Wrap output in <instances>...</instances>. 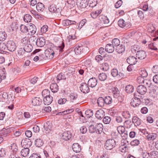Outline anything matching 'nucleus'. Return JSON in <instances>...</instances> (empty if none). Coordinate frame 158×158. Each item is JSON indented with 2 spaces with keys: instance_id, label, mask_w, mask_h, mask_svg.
Listing matches in <instances>:
<instances>
[{
  "instance_id": "obj_13",
  "label": "nucleus",
  "mask_w": 158,
  "mask_h": 158,
  "mask_svg": "<svg viewBox=\"0 0 158 158\" xmlns=\"http://www.w3.org/2000/svg\"><path fill=\"white\" fill-rule=\"evenodd\" d=\"M105 115V112L102 109L98 110L95 114V116L98 119L102 118Z\"/></svg>"
},
{
  "instance_id": "obj_14",
  "label": "nucleus",
  "mask_w": 158,
  "mask_h": 158,
  "mask_svg": "<svg viewBox=\"0 0 158 158\" xmlns=\"http://www.w3.org/2000/svg\"><path fill=\"white\" fill-rule=\"evenodd\" d=\"M137 58L132 56H129L127 59V62L130 65L135 64L137 62Z\"/></svg>"
},
{
  "instance_id": "obj_45",
  "label": "nucleus",
  "mask_w": 158,
  "mask_h": 158,
  "mask_svg": "<svg viewBox=\"0 0 158 158\" xmlns=\"http://www.w3.org/2000/svg\"><path fill=\"white\" fill-rule=\"evenodd\" d=\"M31 16L30 15L26 14L24 16L23 19L25 22L28 23L31 21Z\"/></svg>"
},
{
  "instance_id": "obj_12",
  "label": "nucleus",
  "mask_w": 158,
  "mask_h": 158,
  "mask_svg": "<svg viewBox=\"0 0 158 158\" xmlns=\"http://www.w3.org/2000/svg\"><path fill=\"white\" fill-rule=\"evenodd\" d=\"M80 89L81 92L84 93H87L89 91V89L88 85L86 83H82Z\"/></svg>"
},
{
  "instance_id": "obj_33",
  "label": "nucleus",
  "mask_w": 158,
  "mask_h": 158,
  "mask_svg": "<svg viewBox=\"0 0 158 158\" xmlns=\"http://www.w3.org/2000/svg\"><path fill=\"white\" fill-rule=\"evenodd\" d=\"M102 12L101 10H97L92 12L90 14L91 17L94 19L96 18Z\"/></svg>"
},
{
  "instance_id": "obj_32",
  "label": "nucleus",
  "mask_w": 158,
  "mask_h": 158,
  "mask_svg": "<svg viewBox=\"0 0 158 158\" xmlns=\"http://www.w3.org/2000/svg\"><path fill=\"white\" fill-rule=\"evenodd\" d=\"M33 49V47L32 45L30 44H28L27 45L24 46L23 49L25 52H31Z\"/></svg>"
},
{
  "instance_id": "obj_38",
  "label": "nucleus",
  "mask_w": 158,
  "mask_h": 158,
  "mask_svg": "<svg viewBox=\"0 0 158 158\" xmlns=\"http://www.w3.org/2000/svg\"><path fill=\"white\" fill-rule=\"evenodd\" d=\"M99 79L102 81H105L107 78L106 74L104 73H100L98 76Z\"/></svg>"
},
{
  "instance_id": "obj_6",
  "label": "nucleus",
  "mask_w": 158,
  "mask_h": 158,
  "mask_svg": "<svg viewBox=\"0 0 158 158\" xmlns=\"http://www.w3.org/2000/svg\"><path fill=\"white\" fill-rule=\"evenodd\" d=\"M50 12L51 13H60L62 10L61 8H56L55 5H51L48 8Z\"/></svg>"
},
{
  "instance_id": "obj_16",
  "label": "nucleus",
  "mask_w": 158,
  "mask_h": 158,
  "mask_svg": "<svg viewBox=\"0 0 158 158\" xmlns=\"http://www.w3.org/2000/svg\"><path fill=\"white\" fill-rule=\"evenodd\" d=\"M36 45L37 46L41 47H43L45 44V40L43 37H41L37 40Z\"/></svg>"
},
{
  "instance_id": "obj_11",
  "label": "nucleus",
  "mask_w": 158,
  "mask_h": 158,
  "mask_svg": "<svg viewBox=\"0 0 158 158\" xmlns=\"http://www.w3.org/2000/svg\"><path fill=\"white\" fill-rule=\"evenodd\" d=\"M45 54L47 57L52 59L54 56V52L52 49L48 48L45 51Z\"/></svg>"
},
{
  "instance_id": "obj_44",
  "label": "nucleus",
  "mask_w": 158,
  "mask_h": 158,
  "mask_svg": "<svg viewBox=\"0 0 158 158\" xmlns=\"http://www.w3.org/2000/svg\"><path fill=\"white\" fill-rule=\"evenodd\" d=\"M104 99L105 103L106 105H109L111 103L112 99L111 97L109 96H106Z\"/></svg>"
},
{
  "instance_id": "obj_57",
  "label": "nucleus",
  "mask_w": 158,
  "mask_h": 158,
  "mask_svg": "<svg viewBox=\"0 0 158 158\" xmlns=\"http://www.w3.org/2000/svg\"><path fill=\"white\" fill-rule=\"evenodd\" d=\"M29 42L30 43L33 44H36L37 40L35 36H31L29 39Z\"/></svg>"
},
{
  "instance_id": "obj_36",
  "label": "nucleus",
  "mask_w": 158,
  "mask_h": 158,
  "mask_svg": "<svg viewBox=\"0 0 158 158\" xmlns=\"http://www.w3.org/2000/svg\"><path fill=\"white\" fill-rule=\"evenodd\" d=\"M157 134L155 133H152L148 134L147 136V137L149 140H153L157 137Z\"/></svg>"
},
{
  "instance_id": "obj_53",
  "label": "nucleus",
  "mask_w": 158,
  "mask_h": 158,
  "mask_svg": "<svg viewBox=\"0 0 158 158\" xmlns=\"http://www.w3.org/2000/svg\"><path fill=\"white\" fill-rule=\"evenodd\" d=\"M111 120V118L110 117L106 116L103 119V122L106 124H109Z\"/></svg>"
},
{
  "instance_id": "obj_15",
  "label": "nucleus",
  "mask_w": 158,
  "mask_h": 158,
  "mask_svg": "<svg viewBox=\"0 0 158 158\" xmlns=\"http://www.w3.org/2000/svg\"><path fill=\"white\" fill-rule=\"evenodd\" d=\"M42 102V100L39 98L35 97L32 99L31 103L34 106L40 105Z\"/></svg>"
},
{
  "instance_id": "obj_55",
  "label": "nucleus",
  "mask_w": 158,
  "mask_h": 158,
  "mask_svg": "<svg viewBox=\"0 0 158 158\" xmlns=\"http://www.w3.org/2000/svg\"><path fill=\"white\" fill-rule=\"evenodd\" d=\"M132 125L131 121V120H127L124 122V126L127 128H130Z\"/></svg>"
},
{
  "instance_id": "obj_25",
  "label": "nucleus",
  "mask_w": 158,
  "mask_h": 158,
  "mask_svg": "<svg viewBox=\"0 0 158 158\" xmlns=\"http://www.w3.org/2000/svg\"><path fill=\"white\" fill-rule=\"evenodd\" d=\"M125 50V45L121 44L117 46L116 48V51L118 53H120L124 51Z\"/></svg>"
},
{
  "instance_id": "obj_49",
  "label": "nucleus",
  "mask_w": 158,
  "mask_h": 158,
  "mask_svg": "<svg viewBox=\"0 0 158 158\" xmlns=\"http://www.w3.org/2000/svg\"><path fill=\"white\" fill-rule=\"evenodd\" d=\"M73 109H69L65 111L60 112L58 113V114L60 115H64L67 114H69L73 112Z\"/></svg>"
},
{
  "instance_id": "obj_40",
  "label": "nucleus",
  "mask_w": 158,
  "mask_h": 158,
  "mask_svg": "<svg viewBox=\"0 0 158 158\" xmlns=\"http://www.w3.org/2000/svg\"><path fill=\"white\" fill-rule=\"evenodd\" d=\"M28 25L26 26L22 24L20 27V31L23 33H27L28 31Z\"/></svg>"
},
{
  "instance_id": "obj_61",
  "label": "nucleus",
  "mask_w": 158,
  "mask_h": 158,
  "mask_svg": "<svg viewBox=\"0 0 158 158\" xmlns=\"http://www.w3.org/2000/svg\"><path fill=\"white\" fill-rule=\"evenodd\" d=\"M111 74L113 77L118 76V70L116 69H113L111 70Z\"/></svg>"
},
{
  "instance_id": "obj_42",
  "label": "nucleus",
  "mask_w": 158,
  "mask_h": 158,
  "mask_svg": "<svg viewBox=\"0 0 158 158\" xmlns=\"http://www.w3.org/2000/svg\"><path fill=\"white\" fill-rule=\"evenodd\" d=\"M123 116L125 119H129L131 117V115L128 111H123L122 113Z\"/></svg>"
},
{
  "instance_id": "obj_63",
  "label": "nucleus",
  "mask_w": 158,
  "mask_h": 158,
  "mask_svg": "<svg viewBox=\"0 0 158 158\" xmlns=\"http://www.w3.org/2000/svg\"><path fill=\"white\" fill-rule=\"evenodd\" d=\"M6 151L5 148H0V156L1 157H4L6 155Z\"/></svg>"
},
{
  "instance_id": "obj_48",
  "label": "nucleus",
  "mask_w": 158,
  "mask_h": 158,
  "mask_svg": "<svg viewBox=\"0 0 158 158\" xmlns=\"http://www.w3.org/2000/svg\"><path fill=\"white\" fill-rule=\"evenodd\" d=\"M150 156L152 158H156L158 157V152L156 151H152L149 154Z\"/></svg>"
},
{
  "instance_id": "obj_29",
  "label": "nucleus",
  "mask_w": 158,
  "mask_h": 158,
  "mask_svg": "<svg viewBox=\"0 0 158 158\" xmlns=\"http://www.w3.org/2000/svg\"><path fill=\"white\" fill-rule=\"evenodd\" d=\"M44 5L41 2L38 3L36 5L37 10L38 12L42 11L44 9Z\"/></svg>"
},
{
  "instance_id": "obj_22",
  "label": "nucleus",
  "mask_w": 158,
  "mask_h": 158,
  "mask_svg": "<svg viewBox=\"0 0 158 158\" xmlns=\"http://www.w3.org/2000/svg\"><path fill=\"white\" fill-rule=\"evenodd\" d=\"M72 149L74 152L76 153L79 152L81 149V146L78 143H74L72 145Z\"/></svg>"
},
{
  "instance_id": "obj_19",
  "label": "nucleus",
  "mask_w": 158,
  "mask_h": 158,
  "mask_svg": "<svg viewBox=\"0 0 158 158\" xmlns=\"http://www.w3.org/2000/svg\"><path fill=\"white\" fill-rule=\"evenodd\" d=\"M98 18L99 20L102 23L107 24L109 22V20L107 17L104 15H100L99 16Z\"/></svg>"
},
{
  "instance_id": "obj_47",
  "label": "nucleus",
  "mask_w": 158,
  "mask_h": 158,
  "mask_svg": "<svg viewBox=\"0 0 158 158\" xmlns=\"http://www.w3.org/2000/svg\"><path fill=\"white\" fill-rule=\"evenodd\" d=\"M112 43L113 46H117L119 45L120 41L119 39L117 38L113 39L112 41Z\"/></svg>"
},
{
  "instance_id": "obj_54",
  "label": "nucleus",
  "mask_w": 158,
  "mask_h": 158,
  "mask_svg": "<svg viewBox=\"0 0 158 158\" xmlns=\"http://www.w3.org/2000/svg\"><path fill=\"white\" fill-rule=\"evenodd\" d=\"M89 130L90 133H92L94 132L96 133L95 126L93 125H90L89 127Z\"/></svg>"
},
{
  "instance_id": "obj_34",
  "label": "nucleus",
  "mask_w": 158,
  "mask_h": 158,
  "mask_svg": "<svg viewBox=\"0 0 158 158\" xmlns=\"http://www.w3.org/2000/svg\"><path fill=\"white\" fill-rule=\"evenodd\" d=\"M43 140L40 138L38 139L35 141V145L38 147H40L43 144Z\"/></svg>"
},
{
  "instance_id": "obj_30",
  "label": "nucleus",
  "mask_w": 158,
  "mask_h": 158,
  "mask_svg": "<svg viewBox=\"0 0 158 158\" xmlns=\"http://www.w3.org/2000/svg\"><path fill=\"white\" fill-rule=\"evenodd\" d=\"M117 130L119 134H123L124 133V134L127 135V132L125 131V128L124 126H119L118 127Z\"/></svg>"
},
{
  "instance_id": "obj_3",
  "label": "nucleus",
  "mask_w": 158,
  "mask_h": 158,
  "mask_svg": "<svg viewBox=\"0 0 158 158\" xmlns=\"http://www.w3.org/2000/svg\"><path fill=\"white\" fill-rule=\"evenodd\" d=\"M7 50L11 52H14L15 49L16 47L15 42L12 41H9L6 44Z\"/></svg>"
},
{
  "instance_id": "obj_9",
  "label": "nucleus",
  "mask_w": 158,
  "mask_h": 158,
  "mask_svg": "<svg viewBox=\"0 0 158 158\" xmlns=\"http://www.w3.org/2000/svg\"><path fill=\"white\" fill-rule=\"evenodd\" d=\"M138 93L141 95L144 94L147 92V89L145 86L143 85H139L137 88Z\"/></svg>"
},
{
  "instance_id": "obj_24",
  "label": "nucleus",
  "mask_w": 158,
  "mask_h": 158,
  "mask_svg": "<svg viewBox=\"0 0 158 158\" xmlns=\"http://www.w3.org/2000/svg\"><path fill=\"white\" fill-rule=\"evenodd\" d=\"M132 121L136 126L140 125L141 123L140 119L136 116H134L133 117Z\"/></svg>"
},
{
  "instance_id": "obj_4",
  "label": "nucleus",
  "mask_w": 158,
  "mask_h": 158,
  "mask_svg": "<svg viewBox=\"0 0 158 158\" xmlns=\"http://www.w3.org/2000/svg\"><path fill=\"white\" fill-rule=\"evenodd\" d=\"M118 26L122 28L125 27L127 28L131 26V24L130 22H125L123 19H121L118 21Z\"/></svg>"
},
{
  "instance_id": "obj_56",
  "label": "nucleus",
  "mask_w": 158,
  "mask_h": 158,
  "mask_svg": "<svg viewBox=\"0 0 158 158\" xmlns=\"http://www.w3.org/2000/svg\"><path fill=\"white\" fill-rule=\"evenodd\" d=\"M139 74L140 76H142L144 78L146 77L148 75L147 72L145 69L141 70L139 72Z\"/></svg>"
},
{
  "instance_id": "obj_20",
  "label": "nucleus",
  "mask_w": 158,
  "mask_h": 158,
  "mask_svg": "<svg viewBox=\"0 0 158 158\" xmlns=\"http://www.w3.org/2000/svg\"><path fill=\"white\" fill-rule=\"evenodd\" d=\"M53 101L52 97L51 96L46 97L43 98V102L45 105H50Z\"/></svg>"
},
{
  "instance_id": "obj_51",
  "label": "nucleus",
  "mask_w": 158,
  "mask_h": 158,
  "mask_svg": "<svg viewBox=\"0 0 158 158\" xmlns=\"http://www.w3.org/2000/svg\"><path fill=\"white\" fill-rule=\"evenodd\" d=\"M88 3L89 6L91 7H94L97 4V2L94 0H89Z\"/></svg>"
},
{
  "instance_id": "obj_43",
  "label": "nucleus",
  "mask_w": 158,
  "mask_h": 158,
  "mask_svg": "<svg viewBox=\"0 0 158 158\" xmlns=\"http://www.w3.org/2000/svg\"><path fill=\"white\" fill-rule=\"evenodd\" d=\"M7 35L4 31H0V41H3L6 39Z\"/></svg>"
},
{
  "instance_id": "obj_41",
  "label": "nucleus",
  "mask_w": 158,
  "mask_h": 158,
  "mask_svg": "<svg viewBox=\"0 0 158 158\" xmlns=\"http://www.w3.org/2000/svg\"><path fill=\"white\" fill-rule=\"evenodd\" d=\"M83 51L82 47L78 46L76 47L74 49L75 53L77 55L80 54Z\"/></svg>"
},
{
  "instance_id": "obj_39",
  "label": "nucleus",
  "mask_w": 158,
  "mask_h": 158,
  "mask_svg": "<svg viewBox=\"0 0 158 158\" xmlns=\"http://www.w3.org/2000/svg\"><path fill=\"white\" fill-rule=\"evenodd\" d=\"M23 144L24 148H28L31 146V141L29 139L28 141L24 140L23 142Z\"/></svg>"
},
{
  "instance_id": "obj_27",
  "label": "nucleus",
  "mask_w": 158,
  "mask_h": 158,
  "mask_svg": "<svg viewBox=\"0 0 158 158\" xmlns=\"http://www.w3.org/2000/svg\"><path fill=\"white\" fill-rule=\"evenodd\" d=\"M30 150L28 148H24L21 151V155L24 157H27L29 153Z\"/></svg>"
},
{
  "instance_id": "obj_2",
  "label": "nucleus",
  "mask_w": 158,
  "mask_h": 158,
  "mask_svg": "<svg viewBox=\"0 0 158 158\" xmlns=\"http://www.w3.org/2000/svg\"><path fill=\"white\" fill-rule=\"evenodd\" d=\"M135 98L132 99L131 102V106L134 107L138 106L141 103L140 99L137 97L136 94H134Z\"/></svg>"
},
{
  "instance_id": "obj_46",
  "label": "nucleus",
  "mask_w": 158,
  "mask_h": 158,
  "mask_svg": "<svg viewBox=\"0 0 158 158\" xmlns=\"http://www.w3.org/2000/svg\"><path fill=\"white\" fill-rule=\"evenodd\" d=\"M42 94L43 98L50 96V91L47 89L44 90L42 92Z\"/></svg>"
},
{
  "instance_id": "obj_37",
  "label": "nucleus",
  "mask_w": 158,
  "mask_h": 158,
  "mask_svg": "<svg viewBox=\"0 0 158 158\" xmlns=\"http://www.w3.org/2000/svg\"><path fill=\"white\" fill-rule=\"evenodd\" d=\"M125 91L128 93H132L134 91V88L132 85H128L125 87Z\"/></svg>"
},
{
  "instance_id": "obj_28",
  "label": "nucleus",
  "mask_w": 158,
  "mask_h": 158,
  "mask_svg": "<svg viewBox=\"0 0 158 158\" xmlns=\"http://www.w3.org/2000/svg\"><path fill=\"white\" fill-rule=\"evenodd\" d=\"M7 50L6 45L3 42L0 43V53H3L5 52H6Z\"/></svg>"
},
{
  "instance_id": "obj_8",
  "label": "nucleus",
  "mask_w": 158,
  "mask_h": 158,
  "mask_svg": "<svg viewBox=\"0 0 158 158\" xmlns=\"http://www.w3.org/2000/svg\"><path fill=\"white\" fill-rule=\"evenodd\" d=\"M147 55L145 51L143 50H140L137 52L136 53V57L139 59H144L146 57Z\"/></svg>"
},
{
  "instance_id": "obj_18",
  "label": "nucleus",
  "mask_w": 158,
  "mask_h": 158,
  "mask_svg": "<svg viewBox=\"0 0 158 158\" xmlns=\"http://www.w3.org/2000/svg\"><path fill=\"white\" fill-rule=\"evenodd\" d=\"M97 84V80L95 78H90L88 81V85L91 87H95Z\"/></svg>"
},
{
  "instance_id": "obj_62",
  "label": "nucleus",
  "mask_w": 158,
  "mask_h": 158,
  "mask_svg": "<svg viewBox=\"0 0 158 158\" xmlns=\"http://www.w3.org/2000/svg\"><path fill=\"white\" fill-rule=\"evenodd\" d=\"M144 78L142 77V76L138 77L137 79V82L139 84H142L144 83L145 81Z\"/></svg>"
},
{
  "instance_id": "obj_17",
  "label": "nucleus",
  "mask_w": 158,
  "mask_h": 158,
  "mask_svg": "<svg viewBox=\"0 0 158 158\" xmlns=\"http://www.w3.org/2000/svg\"><path fill=\"white\" fill-rule=\"evenodd\" d=\"M71 137V134L69 131L64 132L62 135V139L65 140H69Z\"/></svg>"
},
{
  "instance_id": "obj_23",
  "label": "nucleus",
  "mask_w": 158,
  "mask_h": 158,
  "mask_svg": "<svg viewBox=\"0 0 158 158\" xmlns=\"http://www.w3.org/2000/svg\"><path fill=\"white\" fill-rule=\"evenodd\" d=\"M114 47L111 44H108L106 46L105 50L108 53H112L114 52Z\"/></svg>"
},
{
  "instance_id": "obj_7",
  "label": "nucleus",
  "mask_w": 158,
  "mask_h": 158,
  "mask_svg": "<svg viewBox=\"0 0 158 158\" xmlns=\"http://www.w3.org/2000/svg\"><path fill=\"white\" fill-rule=\"evenodd\" d=\"M76 3L78 6L82 8H85L88 5L87 0H77Z\"/></svg>"
},
{
  "instance_id": "obj_26",
  "label": "nucleus",
  "mask_w": 158,
  "mask_h": 158,
  "mask_svg": "<svg viewBox=\"0 0 158 158\" xmlns=\"http://www.w3.org/2000/svg\"><path fill=\"white\" fill-rule=\"evenodd\" d=\"M112 92L113 94V96L114 98H117L119 95V92L116 87H114L112 88Z\"/></svg>"
},
{
  "instance_id": "obj_64",
  "label": "nucleus",
  "mask_w": 158,
  "mask_h": 158,
  "mask_svg": "<svg viewBox=\"0 0 158 158\" xmlns=\"http://www.w3.org/2000/svg\"><path fill=\"white\" fill-rule=\"evenodd\" d=\"M67 101V100L66 98H60L58 100L57 102L60 105H62L65 104Z\"/></svg>"
},
{
  "instance_id": "obj_21",
  "label": "nucleus",
  "mask_w": 158,
  "mask_h": 158,
  "mask_svg": "<svg viewBox=\"0 0 158 158\" xmlns=\"http://www.w3.org/2000/svg\"><path fill=\"white\" fill-rule=\"evenodd\" d=\"M96 133L98 134H100L102 132L103 126L100 123H97L96 125H95Z\"/></svg>"
},
{
  "instance_id": "obj_60",
  "label": "nucleus",
  "mask_w": 158,
  "mask_h": 158,
  "mask_svg": "<svg viewBox=\"0 0 158 158\" xmlns=\"http://www.w3.org/2000/svg\"><path fill=\"white\" fill-rule=\"evenodd\" d=\"M21 42L23 44V45L24 47V46L27 45L28 44V40L27 38L24 37L21 40Z\"/></svg>"
},
{
  "instance_id": "obj_50",
  "label": "nucleus",
  "mask_w": 158,
  "mask_h": 158,
  "mask_svg": "<svg viewBox=\"0 0 158 158\" xmlns=\"http://www.w3.org/2000/svg\"><path fill=\"white\" fill-rule=\"evenodd\" d=\"M10 149L13 152V153H16V152L18 150V147L15 143H13L11 144L10 146Z\"/></svg>"
},
{
  "instance_id": "obj_5",
  "label": "nucleus",
  "mask_w": 158,
  "mask_h": 158,
  "mask_svg": "<svg viewBox=\"0 0 158 158\" xmlns=\"http://www.w3.org/2000/svg\"><path fill=\"white\" fill-rule=\"evenodd\" d=\"M31 24L28 25V31L27 32L29 35H33L35 33L36 28L34 24Z\"/></svg>"
},
{
  "instance_id": "obj_1",
  "label": "nucleus",
  "mask_w": 158,
  "mask_h": 158,
  "mask_svg": "<svg viewBox=\"0 0 158 158\" xmlns=\"http://www.w3.org/2000/svg\"><path fill=\"white\" fill-rule=\"evenodd\" d=\"M115 145L116 142L114 140L109 139L106 141L104 147L107 150H111L115 147Z\"/></svg>"
},
{
  "instance_id": "obj_58",
  "label": "nucleus",
  "mask_w": 158,
  "mask_h": 158,
  "mask_svg": "<svg viewBox=\"0 0 158 158\" xmlns=\"http://www.w3.org/2000/svg\"><path fill=\"white\" fill-rule=\"evenodd\" d=\"M48 27L47 25H44L41 28L40 31L42 33H45L48 30Z\"/></svg>"
},
{
  "instance_id": "obj_59",
  "label": "nucleus",
  "mask_w": 158,
  "mask_h": 158,
  "mask_svg": "<svg viewBox=\"0 0 158 158\" xmlns=\"http://www.w3.org/2000/svg\"><path fill=\"white\" fill-rule=\"evenodd\" d=\"M85 114L87 116V117H89L93 116V112L91 110H87L85 111Z\"/></svg>"
},
{
  "instance_id": "obj_52",
  "label": "nucleus",
  "mask_w": 158,
  "mask_h": 158,
  "mask_svg": "<svg viewBox=\"0 0 158 158\" xmlns=\"http://www.w3.org/2000/svg\"><path fill=\"white\" fill-rule=\"evenodd\" d=\"M139 49L140 48L139 46L137 45H134L132 47L131 51L133 52H136L139 51Z\"/></svg>"
},
{
  "instance_id": "obj_35",
  "label": "nucleus",
  "mask_w": 158,
  "mask_h": 158,
  "mask_svg": "<svg viewBox=\"0 0 158 158\" xmlns=\"http://www.w3.org/2000/svg\"><path fill=\"white\" fill-rule=\"evenodd\" d=\"M97 103L98 105L100 106H104L105 104L104 98L102 97L99 98L97 100Z\"/></svg>"
},
{
  "instance_id": "obj_31",
  "label": "nucleus",
  "mask_w": 158,
  "mask_h": 158,
  "mask_svg": "<svg viewBox=\"0 0 158 158\" xmlns=\"http://www.w3.org/2000/svg\"><path fill=\"white\" fill-rule=\"evenodd\" d=\"M50 88L52 92H56L58 90V87L56 83H52L50 85Z\"/></svg>"
},
{
  "instance_id": "obj_10",
  "label": "nucleus",
  "mask_w": 158,
  "mask_h": 158,
  "mask_svg": "<svg viewBox=\"0 0 158 158\" xmlns=\"http://www.w3.org/2000/svg\"><path fill=\"white\" fill-rule=\"evenodd\" d=\"M52 124L49 121H48L44 124L45 132L46 133H48L51 131L52 127Z\"/></svg>"
}]
</instances>
